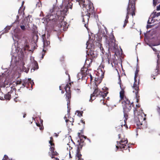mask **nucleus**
Masks as SVG:
<instances>
[{"mask_svg": "<svg viewBox=\"0 0 160 160\" xmlns=\"http://www.w3.org/2000/svg\"><path fill=\"white\" fill-rule=\"evenodd\" d=\"M72 0H62V5L60 8L53 5L52 8L49 10L46 16V21L48 25L50 24L51 29L54 27V24L57 21L61 27H63L64 30L68 28L67 23L64 20V15L68 13V9H72Z\"/></svg>", "mask_w": 160, "mask_h": 160, "instance_id": "obj_1", "label": "nucleus"}, {"mask_svg": "<svg viewBox=\"0 0 160 160\" xmlns=\"http://www.w3.org/2000/svg\"><path fill=\"white\" fill-rule=\"evenodd\" d=\"M8 74L2 73V75H0V99L3 100L4 98L9 100L11 97H15L14 101L16 100L17 97L16 95L15 91L14 90L15 88L14 86L16 85L11 84L9 79Z\"/></svg>", "mask_w": 160, "mask_h": 160, "instance_id": "obj_2", "label": "nucleus"}, {"mask_svg": "<svg viewBox=\"0 0 160 160\" xmlns=\"http://www.w3.org/2000/svg\"><path fill=\"white\" fill-rule=\"evenodd\" d=\"M81 7L83 8V12H82L83 22L87 23L88 22L90 15L94 13L93 4L89 0H76ZM84 26L87 28L86 23H84Z\"/></svg>", "mask_w": 160, "mask_h": 160, "instance_id": "obj_3", "label": "nucleus"}, {"mask_svg": "<svg viewBox=\"0 0 160 160\" xmlns=\"http://www.w3.org/2000/svg\"><path fill=\"white\" fill-rule=\"evenodd\" d=\"M86 45V48L88 50V51H87V54L86 56L87 58L86 60V63L88 61H89L88 60V57L91 60L92 58H94L97 56L96 52L95 50H97V49H96V48L99 49L103 53L102 51L103 48L99 41L96 42L89 38V40L87 42Z\"/></svg>", "mask_w": 160, "mask_h": 160, "instance_id": "obj_4", "label": "nucleus"}, {"mask_svg": "<svg viewBox=\"0 0 160 160\" xmlns=\"http://www.w3.org/2000/svg\"><path fill=\"white\" fill-rule=\"evenodd\" d=\"M30 22L28 16L25 18L24 20H22L21 22H20L19 26L21 29L18 27H16L12 32V38L14 41L20 40L21 38L22 31L24 32L26 30H28L30 28V24H31Z\"/></svg>", "mask_w": 160, "mask_h": 160, "instance_id": "obj_5", "label": "nucleus"}, {"mask_svg": "<svg viewBox=\"0 0 160 160\" xmlns=\"http://www.w3.org/2000/svg\"><path fill=\"white\" fill-rule=\"evenodd\" d=\"M19 52L18 50L14 46L13 47L12 51L11 52V64L10 65V67L12 68L13 67L14 68L15 66H17L18 63H20L21 62V65L22 66V70L23 71L26 72H28L29 68H26L24 65H25V63L24 62L23 60H19L18 58H17V56L18 53Z\"/></svg>", "mask_w": 160, "mask_h": 160, "instance_id": "obj_6", "label": "nucleus"}, {"mask_svg": "<svg viewBox=\"0 0 160 160\" xmlns=\"http://www.w3.org/2000/svg\"><path fill=\"white\" fill-rule=\"evenodd\" d=\"M122 106L123 107L124 119V122L122 124L116 127L117 129H120L121 128H122L123 126L125 127L126 129L128 128L126 124V121L128 119V115L126 112L129 111L131 109V106L133 104V102H130L129 100L126 98H125L123 101L122 102Z\"/></svg>", "mask_w": 160, "mask_h": 160, "instance_id": "obj_7", "label": "nucleus"}, {"mask_svg": "<svg viewBox=\"0 0 160 160\" xmlns=\"http://www.w3.org/2000/svg\"><path fill=\"white\" fill-rule=\"evenodd\" d=\"M100 36H102L101 38L103 39L106 41V43L108 45L109 48H116L118 44L116 42L114 36L113 34L111 33V35L108 37V35L107 30L105 28L104 30L102 31Z\"/></svg>", "mask_w": 160, "mask_h": 160, "instance_id": "obj_8", "label": "nucleus"}, {"mask_svg": "<svg viewBox=\"0 0 160 160\" xmlns=\"http://www.w3.org/2000/svg\"><path fill=\"white\" fill-rule=\"evenodd\" d=\"M132 2H131V0H129V2L128 3V7L127 8V15L126 16V19L124 21V23L123 26V27H125L126 26L127 23L128 22V19L129 18L128 15L131 14L132 16L135 15V0H132Z\"/></svg>", "mask_w": 160, "mask_h": 160, "instance_id": "obj_9", "label": "nucleus"}, {"mask_svg": "<svg viewBox=\"0 0 160 160\" xmlns=\"http://www.w3.org/2000/svg\"><path fill=\"white\" fill-rule=\"evenodd\" d=\"M50 35L48 33L47 35V38L46 36V35L44 34L42 36V38L43 42V48H44L43 49V52L42 53V56L41 57L42 59L45 55V52L46 51V49H47V48L50 47V41L49 39V37Z\"/></svg>", "mask_w": 160, "mask_h": 160, "instance_id": "obj_10", "label": "nucleus"}, {"mask_svg": "<svg viewBox=\"0 0 160 160\" xmlns=\"http://www.w3.org/2000/svg\"><path fill=\"white\" fill-rule=\"evenodd\" d=\"M31 79L28 78V79L25 78L22 81L21 79L18 80L16 81L13 82V85H17L22 84V86L20 87V88H23L25 87L26 85L28 84L29 85L30 84Z\"/></svg>", "mask_w": 160, "mask_h": 160, "instance_id": "obj_11", "label": "nucleus"}, {"mask_svg": "<svg viewBox=\"0 0 160 160\" xmlns=\"http://www.w3.org/2000/svg\"><path fill=\"white\" fill-rule=\"evenodd\" d=\"M50 138L51 140L52 139V138L51 137ZM49 143L51 146L50 148V150L48 153L49 155L51 157L52 159H54L53 160H59L58 158L54 157V156L57 155L58 154V153L56 151H54V144L52 142L51 140L49 141Z\"/></svg>", "mask_w": 160, "mask_h": 160, "instance_id": "obj_12", "label": "nucleus"}, {"mask_svg": "<svg viewBox=\"0 0 160 160\" xmlns=\"http://www.w3.org/2000/svg\"><path fill=\"white\" fill-rule=\"evenodd\" d=\"M71 85V83H69L66 85L64 88L66 93L65 94V98L67 102L68 108V104L70 103L69 99L71 98V92L70 91V86Z\"/></svg>", "mask_w": 160, "mask_h": 160, "instance_id": "obj_13", "label": "nucleus"}, {"mask_svg": "<svg viewBox=\"0 0 160 160\" xmlns=\"http://www.w3.org/2000/svg\"><path fill=\"white\" fill-rule=\"evenodd\" d=\"M137 76L136 75H135L134 77V83L133 85V88L135 89V91H133V92H135V97H136V102H138V97H139V96H138V92L139 90V87L138 85H137Z\"/></svg>", "mask_w": 160, "mask_h": 160, "instance_id": "obj_14", "label": "nucleus"}, {"mask_svg": "<svg viewBox=\"0 0 160 160\" xmlns=\"http://www.w3.org/2000/svg\"><path fill=\"white\" fill-rule=\"evenodd\" d=\"M30 60V66H31L32 68L31 70V72H33L35 70L38 69V66L37 61L34 60V57H31Z\"/></svg>", "mask_w": 160, "mask_h": 160, "instance_id": "obj_15", "label": "nucleus"}, {"mask_svg": "<svg viewBox=\"0 0 160 160\" xmlns=\"http://www.w3.org/2000/svg\"><path fill=\"white\" fill-rule=\"evenodd\" d=\"M117 145H116L117 149L119 148H124L126 146L125 144L128 143V140L127 139L124 140L122 139L119 142L117 141Z\"/></svg>", "mask_w": 160, "mask_h": 160, "instance_id": "obj_16", "label": "nucleus"}, {"mask_svg": "<svg viewBox=\"0 0 160 160\" xmlns=\"http://www.w3.org/2000/svg\"><path fill=\"white\" fill-rule=\"evenodd\" d=\"M88 72V70L87 69L86 72L84 71H81L79 72L77 75L78 78V79H86L87 75Z\"/></svg>", "mask_w": 160, "mask_h": 160, "instance_id": "obj_17", "label": "nucleus"}, {"mask_svg": "<svg viewBox=\"0 0 160 160\" xmlns=\"http://www.w3.org/2000/svg\"><path fill=\"white\" fill-rule=\"evenodd\" d=\"M99 92L98 90V88H95V89L94 90V91L93 93L92 94H91V97H90V99L89 100V101H91V100H92V101L94 100L95 98H93L92 97H94V96H96V97H97L98 96Z\"/></svg>", "mask_w": 160, "mask_h": 160, "instance_id": "obj_18", "label": "nucleus"}, {"mask_svg": "<svg viewBox=\"0 0 160 160\" xmlns=\"http://www.w3.org/2000/svg\"><path fill=\"white\" fill-rule=\"evenodd\" d=\"M118 79L119 80V83L120 88L121 89V91L120 92V97L121 99H123V98H124V91L123 89L122 88H121V83L120 82H121V80L120 79V76H119V79Z\"/></svg>", "mask_w": 160, "mask_h": 160, "instance_id": "obj_19", "label": "nucleus"}, {"mask_svg": "<svg viewBox=\"0 0 160 160\" xmlns=\"http://www.w3.org/2000/svg\"><path fill=\"white\" fill-rule=\"evenodd\" d=\"M108 92H102L101 91L99 92L98 93V96H99L100 97H102L103 98H105L106 96H107V95L108 94Z\"/></svg>", "mask_w": 160, "mask_h": 160, "instance_id": "obj_20", "label": "nucleus"}, {"mask_svg": "<svg viewBox=\"0 0 160 160\" xmlns=\"http://www.w3.org/2000/svg\"><path fill=\"white\" fill-rule=\"evenodd\" d=\"M154 18H153L152 15H151L150 17L149 18L148 20V23L150 24L152 23H153L154 22L155 20V19H153Z\"/></svg>", "mask_w": 160, "mask_h": 160, "instance_id": "obj_21", "label": "nucleus"}, {"mask_svg": "<svg viewBox=\"0 0 160 160\" xmlns=\"http://www.w3.org/2000/svg\"><path fill=\"white\" fill-rule=\"evenodd\" d=\"M151 15L153 16V18H157L160 16V12H154L153 13H152Z\"/></svg>", "mask_w": 160, "mask_h": 160, "instance_id": "obj_22", "label": "nucleus"}, {"mask_svg": "<svg viewBox=\"0 0 160 160\" xmlns=\"http://www.w3.org/2000/svg\"><path fill=\"white\" fill-rule=\"evenodd\" d=\"M84 145V144L81 143H78V145L77 148L78 151H79L82 149V147Z\"/></svg>", "mask_w": 160, "mask_h": 160, "instance_id": "obj_23", "label": "nucleus"}, {"mask_svg": "<svg viewBox=\"0 0 160 160\" xmlns=\"http://www.w3.org/2000/svg\"><path fill=\"white\" fill-rule=\"evenodd\" d=\"M23 50L25 52H26V51L27 50H28L29 51H31V50L30 49H29V47L28 45L26 44L25 47L23 48Z\"/></svg>", "mask_w": 160, "mask_h": 160, "instance_id": "obj_24", "label": "nucleus"}, {"mask_svg": "<svg viewBox=\"0 0 160 160\" xmlns=\"http://www.w3.org/2000/svg\"><path fill=\"white\" fill-rule=\"evenodd\" d=\"M78 137L80 138V142H79V140H78V143H81L84 144V141L80 137V133L79 132V133H78Z\"/></svg>", "mask_w": 160, "mask_h": 160, "instance_id": "obj_25", "label": "nucleus"}, {"mask_svg": "<svg viewBox=\"0 0 160 160\" xmlns=\"http://www.w3.org/2000/svg\"><path fill=\"white\" fill-rule=\"evenodd\" d=\"M12 26V25H11V26H7L4 28V30L6 32H8V31L11 29Z\"/></svg>", "mask_w": 160, "mask_h": 160, "instance_id": "obj_26", "label": "nucleus"}, {"mask_svg": "<svg viewBox=\"0 0 160 160\" xmlns=\"http://www.w3.org/2000/svg\"><path fill=\"white\" fill-rule=\"evenodd\" d=\"M79 151L78 152V150H77V156L78 158V160H82V159L81 158L82 155L81 154L79 153Z\"/></svg>", "mask_w": 160, "mask_h": 160, "instance_id": "obj_27", "label": "nucleus"}, {"mask_svg": "<svg viewBox=\"0 0 160 160\" xmlns=\"http://www.w3.org/2000/svg\"><path fill=\"white\" fill-rule=\"evenodd\" d=\"M77 112L78 113V115L79 116V117L82 116V113H83V112L82 111H77Z\"/></svg>", "mask_w": 160, "mask_h": 160, "instance_id": "obj_28", "label": "nucleus"}, {"mask_svg": "<svg viewBox=\"0 0 160 160\" xmlns=\"http://www.w3.org/2000/svg\"><path fill=\"white\" fill-rule=\"evenodd\" d=\"M88 76H90V79H91V81L92 80V79L93 77L92 76L91 74L89 73V71L88 70V73L87 75V76L86 77V79H87L88 78Z\"/></svg>", "mask_w": 160, "mask_h": 160, "instance_id": "obj_29", "label": "nucleus"}, {"mask_svg": "<svg viewBox=\"0 0 160 160\" xmlns=\"http://www.w3.org/2000/svg\"><path fill=\"white\" fill-rule=\"evenodd\" d=\"M36 124L37 126L39 127H40L39 129L40 130H41L43 129V127L41 126L39 124H38V123H36Z\"/></svg>", "mask_w": 160, "mask_h": 160, "instance_id": "obj_30", "label": "nucleus"}, {"mask_svg": "<svg viewBox=\"0 0 160 160\" xmlns=\"http://www.w3.org/2000/svg\"><path fill=\"white\" fill-rule=\"evenodd\" d=\"M2 160H12L8 159V156L5 155L4 156V158L2 159Z\"/></svg>", "mask_w": 160, "mask_h": 160, "instance_id": "obj_31", "label": "nucleus"}, {"mask_svg": "<svg viewBox=\"0 0 160 160\" xmlns=\"http://www.w3.org/2000/svg\"><path fill=\"white\" fill-rule=\"evenodd\" d=\"M16 18H17V20H16L13 23V24H15L16 23H17L18 22V18H19V17L18 15L17 16H16Z\"/></svg>", "mask_w": 160, "mask_h": 160, "instance_id": "obj_32", "label": "nucleus"}, {"mask_svg": "<svg viewBox=\"0 0 160 160\" xmlns=\"http://www.w3.org/2000/svg\"><path fill=\"white\" fill-rule=\"evenodd\" d=\"M158 0H153V4L154 6L156 5Z\"/></svg>", "mask_w": 160, "mask_h": 160, "instance_id": "obj_33", "label": "nucleus"}, {"mask_svg": "<svg viewBox=\"0 0 160 160\" xmlns=\"http://www.w3.org/2000/svg\"><path fill=\"white\" fill-rule=\"evenodd\" d=\"M30 84H31V87L32 88V87L33 86V85L34 84V82H33V80H31L30 82Z\"/></svg>", "mask_w": 160, "mask_h": 160, "instance_id": "obj_34", "label": "nucleus"}, {"mask_svg": "<svg viewBox=\"0 0 160 160\" xmlns=\"http://www.w3.org/2000/svg\"><path fill=\"white\" fill-rule=\"evenodd\" d=\"M80 137L81 138H84V139H87V138H87V137L86 136H85L83 135H81V136H80Z\"/></svg>", "mask_w": 160, "mask_h": 160, "instance_id": "obj_35", "label": "nucleus"}, {"mask_svg": "<svg viewBox=\"0 0 160 160\" xmlns=\"http://www.w3.org/2000/svg\"><path fill=\"white\" fill-rule=\"evenodd\" d=\"M157 110V111H158L159 114V115L160 116V108H159V107H158Z\"/></svg>", "mask_w": 160, "mask_h": 160, "instance_id": "obj_36", "label": "nucleus"}, {"mask_svg": "<svg viewBox=\"0 0 160 160\" xmlns=\"http://www.w3.org/2000/svg\"><path fill=\"white\" fill-rule=\"evenodd\" d=\"M138 71L137 69L135 71V75H136L137 76H138Z\"/></svg>", "mask_w": 160, "mask_h": 160, "instance_id": "obj_37", "label": "nucleus"}, {"mask_svg": "<svg viewBox=\"0 0 160 160\" xmlns=\"http://www.w3.org/2000/svg\"><path fill=\"white\" fill-rule=\"evenodd\" d=\"M157 10L158 11L160 10V4L157 7Z\"/></svg>", "mask_w": 160, "mask_h": 160, "instance_id": "obj_38", "label": "nucleus"}, {"mask_svg": "<svg viewBox=\"0 0 160 160\" xmlns=\"http://www.w3.org/2000/svg\"><path fill=\"white\" fill-rule=\"evenodd\" d=\"M5 33H7L5 31H4V30H3L2 33L1 34H0V35H1V36H2V35L3 34Z\"/></svg>", "mask_w": 160, "mask_h": 160, "instance_id": "obj_39", "label": "nucleus"}, {"mask_svg": "<svg viewBox=\"0 0 160 160\" xmlns=\"http://www.w3.org/2000/svg\"><path fill=\"white\" fill-rule=\"evenodd\" d=\"M152 48V50L155 51V52H157V51L156 50V48H153V47H151Z\"/></svg>", "mask_w": 160, "mask_h": 160, "instance_id": "obj_40", "label": "nucleus"}, {"mask_svg": "<svg viewBox=\"0 0 160 160\" xmlns=\"http://www.w3.org/2000/svg\"><path fill=\"white\" fill-rule=\"evenodd\" d=\"M59 133H54L55 135V136L56 137H57L58 136V134Z\"/></svg>", "mask_w": 160, "mask_h": 160, "instance_id": "obj_41", "label": "nucleus"}, {"mask_svg": "<svg viewBox=\"0 0 160 160\" xmlns=\"http://www.w3.org/2000/svg\"><path fill=\"white\" fill-rule=\"evenodd\" d=\"M152 26L151 25H147V28H151Z\"/></svg>", "mask_w": 160, "mask_h": 160, "instance_id": "obj_42", "label": "nucleus"}, {"mask_svg": "<svg viewBox=\"0 0 160 160\" xmlns=\"http://www.w3.org/2000/svg\"><path fill=\"white\" fill-rule=\"evenodd\" d=\"M87 140L90 143L91 142V141L89 138H87Z\"/></svg>", "mask_w": 160, "mask_h": 160, "instance_id": "obj_43", "label": "nucleus"}, {"mask_svg": "<svg viewBox=\"0 0 160 160\" xmlns=\"http://www.w3.org/2000/svg\"><path fill=\"white\" fill-rule=\"evenodd\" d=\"M40 5H41V4L40 3H38V4H37V6L38 5L39 7H40Z\"/></svg>", "mask_w": 160, "mask_h": 160, "instance_id": "obj_44", "label": "nucleus"}, {"mask_svg": "<svg viewBox=\"0 0 160 160\" xmlns=\"http://www.w3.org/2000/svg\"><path fill=\"white\" fill-rule=\"evenodd\" d=\"M81 122H82L83 124H85V122L83 121V120H81Z\"/></svg>", "mask_w": 160, "mask_h": 160, "instance_id": "obj_45", "label": "nucleus"}, {"mask_svg": "<svg viewBox=\"0 0 160 160\" xmlns=\"http://www.w3.org/2000/svg\"><path fill=\"white\" fill-rule=\"evenodd\" d=\"M26 114H25L23 115V117L24 118L26 116Z\"/></svg>", "mask_w": 160, "mask_h": 160, "instance_id": "obj_46", "label": "nucleus"}, {"mask_svg": "<svg viewBox=\"0 0 160 160\" xmlns=\"http://www.w3.org/2000/svg\"><path fill=\"white\" fill-rule=\"evenodd\" d=\"M68 121H69V120H68V119H66V120H65V122H67Z\"/></svg>", "mask_w": 160, "mask_h": 160, "instance_id": "obj_47", "label": "nucleus"}, {"mask_svg": "<svg viewBox=\"0 0 160 160\" xmlns=\"http://www.w3.org/2000/svg\"><path fill=\"white\" fill-rule=\"evenodd\" d=\"M41 122L42 123V120H41Z\"/></svg>", "mask_w": 160, "mask_h": 160, "instance_id": "obj_48", "label": "nucleus"}, {"mask_svg": "<svg viewBox=\"0 0 160 160\" xmlns=\"http://www.w3.org/2000/svg\"><path fill=\"white\" fill-rule=\"evenodd\" d=\"M118 137H119V138H120V134H119L118 135Z\"/></svg>", "mask_w": 160, "mask_h": 160, "instance_id": "obj_49", "label": "nucleus"}, {"mask_svg": "<svg viewBox=\"0 0 160 160\" xmlns=\"http://www.w3.org/2000/svg\"><path fill=\"white\" fill-rule=\"evenodd\" d=\"M59 90H61V86H59Z\"/></svg>", "mask_w": 160, "mask_h": 160, "instance_id": "obj_50", "label": "nucleus"}, {"mask_svg": "<svg viewBox=\"0 0 160 160\" xmlns=\"http://www.w3.org/2000/svg\"><path fill=\"white\" fill-rule=\"evenodd\" d=\"M69 155L70 158H71V154L70 153V152H69Z\"/></svg>", "mask_w": 160, "mask_h": 160, "instance_id": "obj_51", "label": "nucleus"}, {"mask_svg": "<svg viewBox=\"0 0 160 160\" xmlns=\"http://www.w3.org/2000/svg\"><path fill=\"white\" fill-rule=\"evenodd\" d=\"M146 119V118H143V120L144 121H145Z\"/></svg>", "mask_w": 160, "mask_h": 160, "instance_id": "obj_52", "label": "nucleus"}, {"mask_svg": "<svg viewBox=\"0 0 160 160\" xmlns=\"http://www.w3.org/2000/svg\"><path fill=\"white\" fill-rule=\"evenodd\" d=\"M68 111V113H69V112H70V110H69V109H68V111Z\"/></svg>", "mask_w": 160, "mask_h": 160, "instance_id": "obj_53", "label": "nucleus"}, {"mask_svg": "<svg viewBox=\"0 0 160 160\" xmlns=\"http://www.w3.org/2000/svg\"><path fill=\"white\" fill-rule=\"evenodd\" d=\"M64 92H63L62 91L61 93L62 94H63L64 93Z\"/></svg>", "mask_w": 160, "mask_h": 160, "instance_id": "obj_54", "label": "nucleus"}, {"mask_svg": "<svg viewBox=\"0 0 160 160\" xmlns=\"http://www.w3.org/2000/svg\"><path fill=\"white\" fill-rule=\"evenodd\" d=\"M24 3V1H23V2H22V5H23V4Z\"/></svg>", "mask_w": 160, "mask_h": 160, "instance_id": "obj_55", "label": "nucleus"}, {"mask_svg": "<svg viewBox=\"0 0 160 160\" xmlns=\"http://www.w3.org/2000/svg\"><path fill=\"white\" fill-rule=\"evenodd\" d=\"M76 90H78V91H79V89L78 88V89H76Z\"/></svg>", "mask_w": 160, "mask_h": 160, "instance_id": "obj_56", "label": "nucleus"}, {"mask_svg": "<svg viewBox=\"0 0 160 160\" xmlns=\"http://www.w3.org/2000/svg\"><path fill=\"white\" fill-rule=\"evenodd\" d=\"M140 34H141V30H140Z\"/></svg>", "mask_w": 160, "mask_h": 160, "instance_id": "obj_57", "label": "nucleus"}, {"mask_svg": "<svg viewBox=\"0 0 160 160\" xmlns=\"http://www.w3.org/2000/svg\"><path fill=\"white\" fill-rule=\"evenodd\" d=\"M148 45H149V46L151 47V46L150 45H149L148 44H147Z\"/></svg>", "mask_w": 160, "mask_h": 160, "instance_id": "obj_58", "label": "nucleus"}, {"mask_svg": "<svg viewBox=\"0 0 160 160\" xmlns=\"http://www.w3.org/2000/svg\"><path fill=\"white\" fill-rule=\"evenodd\" d=\"M144 115L145 117L146 116V114H144Z\"/></svg>", "mask_w": 160, "mask_h": 160, "instance_id": "obj_59", "label": "nucleus"}, {"mask_svg": "<svg viewBox=\"0 0 160 160\" xmlns=\"http://www.w3.org/2000/svg\"><path fill=\"white\" fill-rule=\"evenodd\" d=\"M66 118V117L65 116L64 117V118L65 119Z\"/></svg>", "mask_w": 160, "mask_h": 160, "instance_id": "obj_60", "label": "nucleus"}, {"mask_svg": "<svg viewBox=\"0 0 160 160\" xmlns=\"http://www.w3.org/2000/svg\"><path fill=\"white\" fill-rule=\"evenodd\" d=\"M35 46H34V48H34V49H35Z\"/></svg>", "mask_w": 160, "mask_h": 160, "instance_id": "obj_61", "label": "nucleus"}, {"mask_svg": "<svg viewBox=\"0 0 160 160\" xmlns=\"http://www.w3.org/2000/svg\"><path fill=\"white\" fill-rule=\"evenodd\" d=\"M140 125H142V123H140Z\"/></svg>", "mask_w": 160, "mask_h": 160, "instance_id": "obj_62", "label": "nucleus"}, {"mask_svg": "<svg viewBox=\"0 0 160 160\" xmlns=\"http://www.w3.org/2000/svg\"><path fill=\"white\" fill-rule=\"evenodd\" d=\"M137 61H138V58H137Z\"/></svg>", "mask_w": 160, "mask_h": 160, "instance_id": "obj_63", "label": "nucleus"}, {"mask_svg": "<svg viewBox=\"0 0 160 160\" xmlns=\"http://www.w3.org/2000/svg\"><path fill=\"white\" fill-rule=\"evenodd\" d=\"M144 35H145V36H146V34H145V33H144Z\"/></svg>", "mask_w": 160, "mask_h": 160, "instance_id": "obj_64", "label": "nucleus"}]
</instances>
